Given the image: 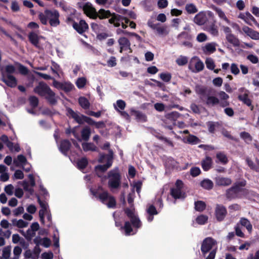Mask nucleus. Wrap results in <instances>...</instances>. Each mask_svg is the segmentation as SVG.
Returning a JSON list of instances; mask_svg holds the SVG:
<instances>
[{
  "mask_svg": "<svg viewBox=\"0 0 259 259\" xmlns=\"http://www.w3.org/2000/svg\"><path fill=\"white\" fill-rule=\"evenodd\" d=\"M206 67L209 70H213L215 67L213 60L211 58H207L205 61Z\"/></svg>",
  "mask_w": 259,
  "mask_h": 259,
  "instance_id": "48",
  "label": "nucleus"
},
{
  "mask_svg": "<svg viewBox=\"0 0 259 259\" xmlns=\"http://www.w3.org/2000/svg\"><path fill=\"white\" fill-rule=\"evenodd\" d=\"M204 64L197 57H193L190 60L189 68L194 72H198L204 69Z\"/></svg>",
  "mask_w": 259,
  "mask_h": 259,
  "instance_id": "10",
  "label": "nucleus"
},
{
  "mask_svg": "<svg viewBox=\"0 0 259 259\" xmlns=\"http://www.w3.org/2000/svg\"><path fill=\"white\" fill-rule=\"evenodd\" d=\"M242 31L251 39L259 40V32L246 26L242 27Z\"/></svg>",
  "mask_w": 259,
  "mask_h": 259,
  "instance_id": "21",
  "label": "nucleus"
},
{
  "mask_svg": "<svg viewBox=\"0 0 259 259\" xmlns=\"http://www.w3.org/2000/svg\"><path fill=\"white\" fill-rule=\"evenodd\" d=\"M207 39V36L204 33H199L197 37L196 40L197 41L199 42H204Z\"/></svg>",
  "mask_w": 259,
  "mask_h": 259,
  "instance_id": "64",
  "label": "nucleus"
},
{
  "mask_svg": "<svg viewBox=\"0 0 259 259\" xmlns=\"http://www.w3.org/2000/svg\"><path fill=\"white\" fill-rule=\"evenodd\" d=\"M14 164L16 166L24 167L27 163V161L26 157L23 155H18L16 159L13 160Z\"/></svg>",
  "mask_w": 259,
  "mask_h": 259,
  "instance_id": "28",
  "label": "nucleus"
},
{
  "mask_svg": "<svg viewBox=\"0 0 259 259\" xmlns=\"http://www.w3.org/2000/svg\"><path fill=\"white\" fill-rule=\"evenodd\" d=\"M51 88L47 83L43 81H40L34 88L33 91L41 97H44Z\"/></svg>",
  "mask_w": 259,
  "mask_h": 259,
  "instance_id": "14",
  "label": "nucleus"
},
{
  "mask_svg": "<svg viewBox=\"0 0 259 259\" xmlns=\"http://www.w3.org/2000/svg\"><path fill=\"white\" fill-rule=\"evenodd\" d=\"M246 161L248 165L250 167V168L255 170L256 171L259 170V161H257V166L254 165L253 161L249 159L248 158H246Z\"/></svg>",
  "mask_w": 259,
  "mask_h": 259,
  "instance_id": "54",
  "label": "nucleus"
},
{
  "mask_svg": "<svg viewBox=\"0 0 259 259\" xmlns=\"http://www.w3.org/2000/svg\"><path fill=\"white\" fill-rule=\"evenodd\" d=\"M70 146L71 144L68 140H63L60 144V150L64 155H66L67 151L70 149Z\"/></svg>",
  "mask_w": 259,
  "mask_h": 259,
  "instance_id": "32",
  "label": "nucleus"
},
{
  "mask_svg": "<svg viewBox=\"0 0 259 259\" xmlns=\"http://www.w3.org/2000/svg\"><path fill=\"white\" fill-rule=\"evenodd\" d=\"M204 30L213 36H218L219 35L218 27L214 23H212L206 26Z\"/></svg>",
  "mask_w": 259,
  "mask_h": 259,
  "instance_id": "29",
  "label": "nucleus"
},
{
  "mask_svg": "<svg viewBox=\"0 0 259 259\" xmlns=\"http://www.w3.org/2000/svg\"><path fill=\"white\" fill-rule=\"evenodd\" d=\"M207 21L206 14L204 12L198 13L194 18V22L198 25L204 24Z\"/></svg>",
  "mask_w": 259,
  "mask_h": 259,
  "instance_id": "25",
  "label": "nucleus"
},
{
  "mask_svg": "<svg viewBox=\"0 0 259 259\" xmlns=\"http://www.w3.org/2000/svg\"><path fill=\"white\" fill-rule=\"evenodd\" d=\"M44 38L42 36L38 35L35 32H31L28 34V38L30 42L35 47L39 48V40L40 38Z\"/></svg>",
  "mask_w": 259,
  "mask_h": 259,
  "instance_id": "23",
  "label": "nucleus"
},
{
  "mask_svg": "<svg viewBox=\"0 0 259 259\" xmlns=\"http://www.w3.org/2000/svg\"><path fill=\"white\" fill-rule=\"evenodd\" d=\"M109 188L111 190L118 189L121 184V177L118 168H114L108 173Z\"/></svg>",
  "mask_w": 259,
  "mask_h": 259,
  "instance_id": "4",
  "label": "nucleus"
},
{
  "mask_svg": "<svg viewBox=\"0 0 259 259\" xmlns=\"http://www.w3.org/2000/svg\"><path fill=\"white\" fill-rule=\"evenodd\" d=\"M217 46L214 42H208L201 47V50L205 55H210L215 52Z\"/></svg>",
  "mask_w": 259,
  "mask_h": 259,
  "instance_id": "15",
  "label": "nucleus"
},
{
  "mask_svg": "<svg viewBox=\"0 0 259 259\" xmlns=\"http://www.w3.org/2000/svg\"><path fill=\"white\" fill-rule=\"evenodd\" d=\"M11 253V246H7L3 249V257L4 259L9 258Z\"/></svg>",
  "mask_w": 259,
  "mask_h": 259,
  "instance_id": "47",
  "label": "nucleus"
},
{
  "mask_svg": "<svg viewBox=\"0 0 259 259\" xmlns=\"http://www.w3.org/2000/svg\"><path fill=\"white\" fill-rule=\"evenodd\" d=\"M43 97H44L51 105H54L57 103L58 97L51 89Z\"/></svg>",
  "mask_w": 259,
  "mask_h": 259,
  "instance_id": "22",
  "label": "nucleus"
},
{
  "mask_svg": "<svg viewBox=\"0 0 259 259\" xmlns=\"http://www.w3.org/2000/svg\"><path fill=\"white\" fill-rule=\"evenodd\" d=\"M29 101L30 105L33 108H35L37 106L38 103V98L34 96H31L29 98Z\"/></svg>",
  "mask_w": 259,
  "mask_h": 259,
  "instance_id": "60",
  "label": "nucleus"
},
{
  "mask_svg": "<svg viewBox=\"0 0 259 259\" xmlns=\"http://www.w3.org/2000/svg\"><path fill=\"white\" fill-rule=\"evenodd\" d=\"M206 104L208 106H214L220 103L219 99L212 96H208L206 99Z\"/></svg>",
  "mask_w": 259,
  "mask_h": 259,
  "instance_id": "30",
  "label": "nucleus"
},
{
  "mask_svg": "<svg viewBox=\"0 0 259 259\" xmlns=\"http://www.w3.org/2000/svg\"><path fill=\"white\" fill-rule=\"evenodd\" d=\"M67 116L72 117L79 124L83 123L84 122H86L89 124L91 123V121H93V119L91 118L75 112L71 108H67Z\"/></svg>",
  "mask_w": 259,
  "mask_h": 259,
  "instance_id": "8",
  "label": "nucleus"
},
{
  "mask_svg": "<svg viewBox=\"0 0 259 259\" xmlns=\"http://www.w3.org/2000/svg\"><path fill=\"white\" fill-rule=\"evenodd\" d=\"M116 32L118 34H125V35H128L131 36H135L138 39H140L141 38V37L137 34L134 32H130L127 31L123 30L120 28L117 29L116 30Z\"/></svg>",
  "mask_w": 259,
  "mask_h": 259,
  "instance_id": "46",
  "label": "nucleus"
},
{
  "mask_svg": "<svg viewBox=\"0 0 259 259\" xmlns=\"http://www.w3.org/2000/svg\"><path fill=\"white\" fill-rule=\"evenodd\" d=\"M226 38L227 40L233 46L238 47L239 46V40L234 34H231L228 36H226Z\"/></svg>",
  "mask_w": 259,
  "mask_h": 259,
  "instance_id": "35",
  "label": "nucleus"
},
{
  "mask_svg": "<svg viewBox=\"0 0 259 259\" xmlns=\"http://www.w3.org/2000/svg\"><path fill=\"white\" fill-rule=\"evenodd\" d=\"M244 185L243 183H241V185L239 184H236L226 191V197L229 199H233L240 197V193L243 190L242 187L244 186Z\"/></svg>",
  "mask_w": 259,
  "mask_h": 259,
  "instance_id": "9",
  "label": "nucleus"
},
{
  "mask_svg": "<svg viewBox=\"0 0 259 259\" xmlns=\"http://www.w3.org/2000/svg\"><path fill=\"white\" fill-rule=\"evenodd\" d=\"M212 163V159L209 156H206L201 162V165L203 170L205 171L209 170L211 167Z\"/></svg>",
  "mask_w": 259,
  "mask_h": 259,
  "instance_id": "31",
  "label": "nucleus"
},
{
  "mask_svg": "<svg viewBox=\"0 0 259 259\" xmlns=\"http://www.w3.org/2000/svg\"><path fill=\"white\" fill-rule=\"evenodd\" d=\"M159 77L165 82H169L171 78V75L169 73H161L159 74Z\"/></svg>",
  "mask_w": 259,
  "mask_h": 259,
  "instance_id": "59",
  "label": "nucleus"
},
{
  "mask_svg": "<svg viewBox=\"0 0 259 259\" xmlns=\"http://www.w3.org/2000/svg\"><path fill=\"white\" fill-rule=\"evenodd\" d=\"M82 147L84 151H96L97 147L92 143H83L82 144Z\"/></svg>",
  "mask_w": 259,
  "mask_h": 259,
  "instance_id": "41",
  "label": "nucleus"
},
{
  "mask_svg": "<svg viewBox=\"0 0 259 259\" xmlns=\"http://www.w3.org/2000/svg\"><path fill=\"white\" fill-rule=\"evenodd\" d=\"M59 17V12L54 9H46L38 14V18L42 24L47 25L49 23L52 27H54L60 25Z\"/></svg>",
  "mask_w": 259,
  "mask_h": 259,
  "instance_id": "2",
  "label": "nucleus"
},
{
  "mask_svg": "<svg viewBox=\"0 0 259 259\" xmlns=\"http://www.w3.org/2000/svg\"><path fill=\"white\" fill-rule=\"evenodd\" d=\"M133 115L138 121L145 122L147 120L146 116L142 112L138 111H134Z\"/></svg>",
  "mask_w": 259,
  "mask_h": 259,
  "instance_id": "39",
  "label": "nucleus"
},
{
  "mask_svg": "<svg viewBox=\"0 0 259 259\" xmlns=\"http://www.w3.org/2000/svg\"><path fill=\"white\" fill-rule=\"evenodd\" d=\"M39 228V226L37 223H32L30 228L27 230L26 234L24 235L26 239L31 240L35 235L36 232L38 230Z\"/></svg>",
  "mask_w": 259,
  "mask_h": 259,
  "instance_id": "17",
  "label": "nucleus"
},
{
  "mask_svg": "<svg viewBox=\"0 0 259 259\" xmlns=\"http://www.w3.org/2000/svg\"><path fill=\"white\" fill-rule=\"evenodd\" d=\"M205 207L206 204L202 201H197L195 202V208L197 211H202Z\"/></svg>",
  "mask_w": 259,
  "mask_h": 259,
  "instance_id": "45",
  "label": "nucleus"
},
{
  "mask_svg": "<svg viewBox=\"0 0 259 259\" xmlns=\"http://www.w3.org/2000/svg\"><path fill=\"white\" fill-rule=\"evenodd\" d=\"M91 28L98 34L104 30V27L103 25L95 23L91 24Z\"/></svg>",
  "mask_w": 259,
  "mask_h": 259,
  "instance_id": "42",
  "label": "nucleus"
},
{
  "mask_svg": "<svg viewBox=\"0 0 259 259\" xmlns=\"http://www.w3.org/2000/svg\"><path fill=\"white\" fill-rule=\"evenodd\" d=\"M200 185L204 189L210 190L212 188L213 183L212 181L209 179H204L201 182Z\"/></svg>",
  "mask_w": 259,
  "mask_h": 259,
  "instance_id": "37",
  "label": "nucleus"
},
{
  "mask_svg": "<svg viewBox=\"0 0 259 259\" xmlns=\"http://www.w3.org/2000/svg\"><path fill=\"white\" fill-rule=\"evenodd\" d=\"M73 27L80 34L84 32L89 28L88 24L83 20H81L78 23L74 22Z\"/></svg>",
  "mask_w": 259,
  "mask_h": 259,
  "instance_id": "20",
  "label": "nucleus"
},
{
  "mask_svg": "<svg viewBox=\"0 0 259 259\" xmlns=\"http://www.w3.org/2000/svg\"><path fill=\"white\" fill-rule=\"evenodd\" d=\"M125 102L122 100H118L116 101V104H114V107L115 109L118 112L120 111L119 110H123L125 107Z\"/></svg>",
  "mask_w": 259,
  "mask_h": 259,
  "instance_id": "43",
  "label": "nucleus"
},
{
  "mask_svg": "<svg viewBox=\"0 0 259 259\" xmlns=\"http://www.w3.org/2000/svg\"><path fill=\"white\" fill-rule=\"evenodd\" d=\"M113 152L112 150H109V154L106 155H101L99 159V161L102 162L105 158H107V163L104 165H98L96 166L95 170L97 175L99 177H101L100 173L105 171L112 165Z\"/></svg>",
  "mask_w": 259,
  "mask_h": 259,
  "instance_id": "5",
  "label": "nucleus"
},
{
  "mask_svg": "<svg viewBox=\"0 0 259 259\" xmlns=\"http://www.w3.org/2000/svg\"><path fill=\"white\" fill-rule=\"evenodd\" d=\"M186 10L189 14H194L197 12V9L196 7L192 4L186 5Z\"/></svg>",
  "mask_w": 259,
  "mask_h": 259,
  "instance_id": "50",
  "label": "nucleus"
},
{
  "mask_svg": "<svg viewBox=\"0 0 259 259\" xmlns=\"http://www.w3.org/2000/svg\"><path fill=\"white\" fill-rule=\"evenodd\" d=\"M206 90V88L201 85H196L195 87V91L196 93L201 96H204L205 94Z\"/></svg>",
  "mask_w": 259,
  "mask_h": 259,
  "instance_id": "62",
  "label": "nucleus"
},
{
  "mask_svg": "<svg viewBox=\"0 0 259 259\" xmlns=\"http://www.w3.org/2000/svg\"><path fill=\"white\" fill-rule=\"evenodd\" d=\"M2 80L11 88L15 87L17 85V80L13 75H5L2 76Z\"/></svg>",
  "mask_w": 259,
  "mask_h": 259,
  "instance_id": "26",
  "label": "nucleus"
},
{
  "mask_svg": "<svg viewBox=\"0 0 259 259\" xmlns=\"http://www.w3.org/2000/svg\"><path fill=\"white\" fill-rule=\"evenodd\" d=\"M79 105L84 109H88L90 108V103L88 100L84 97H80L78 99Z\"/></svg>",
  "mask_w": 259,
  "mask_h": 259,
  "instance_id": "36",
  "label": "nucleus"
},
{
  "mask_svg": "<svg viewBox=\"0 0 259 259\" xmlns=\"http://www.w3.org/2000/svg\"><path fill=\"white\" fill-rule=\"evenodd\" d=\"M216 157L218 160L223 164H226L228 161L227 157L223 152H218Z\"/></svg>",
  "mask_w": 259,
  "mask_h": 259,
  "instance_id": "40",
  "label": "nucleus"
},
{
  "mask_svg": "<svg viewBox=\"0 0 259 259\" xmlns=\"http://www.w3.org/2000/svg\"><path fill=\"white\" fill-rule=\"evenodd\" d=\"M15 72L16 68L12 65H8L3 69H2V76H5L6 74L7 75H13Z\"/></svg>",
  "mask_w": 259,
  "mask_h": 259,
  "instance_id": "33",
  "label": "nucleus"
},
{
  "mask_svg": "<svg viewBox=\"0 0 259 259\" xmlns=\"http://www.w3.org/2000/svg\"><path fill=\"white\" fill-rule=\"evenodd\" d=\"M82 9L88 17L93 19H96L98 17L100 19H102L108 18L111 15V13L109 10L100 9L98 12H97L96 9L90 3L85 4L82 7Z\"/></svg>",
  "mask_w": 259,
  "mask_h": 259,
  "instance_id": "3",
  "label": "nucleus"
},
{
  "mask_svg": "<svg viewBox=\"0 0 259 259\" xmlns=\"http://www.w3.org/2000/svg\"><path fill=\"white\" fill-rule=\"evenodd\" d=\"M177 63L180 66H183L186 64L188 62V59L185 56H180L176 60Z\"/></svg>",
  "mask_w": 259,
  "mask_h": 259,
  "instance_id": "63",
  "label": "nucleus"
},
{
  "mask_svg": "<svg viewBox=\"0 0 259 259\" xmlns=\"http://www.w3.org/2000/svg\"><path fill=\"white\" fill-rule=\"evenodd\" d=\"M241 138H242L246 143H250L252 141V138L250 134L247 132H241L240 134Z\"/></svg>",
  "mask_w": 259,
  "mask_h": 259,
  "instance_id": "55",
  "label": "nucleus"
},
{
  "mask_svg": "<svg viewBox=\"0 0 259 259\" xmlns=\"http://www.w3.org/2000/svg\"><path fill=\"white\" fill-rule=\"evenodd\" d=\"M24 242V239L22 238L19 234H15L12 235V242L13 243L17 244L20 243V244H22Z\"/></svg>",
  "mask_w": 259,
  "mask_h": 259,
  "instance_id": "52",
  "label": "nucleus"
},
{
  "mask_svg": "<svg viewBox=\"0 0 259 259\" xmlns=\"http://www.w3.org/2000/svg\"><path fill=\"white\" fill-rule=\"evenodd\" d=\"M92 194L104 204L107 205L109 208H113L115 206L116 201L114 197L110 195L107 191H104L101 193L98 194L97 192L91 190Z\"/></svg>",
  "mask_w": 259,
  "mask_h": 259,
  "instance_id": "6",
  "label": "nucleus"
},
{
  "mask_svg": "<svg viewBox=\"0 0 259 259\" xmlns=\"http://www.w3.org/2000/svg\"><path fill=\"white\" fill-rule=\"evenodd\" d=\"M88 164V160L85 158H82L78 160L77 166L79 169H82L85 167Z\"/></svg>",
  "mask_w": 259,
  "mask_h": 259,
  "instance_id": "57",
  "label": "nucleus"
},
{
  "mask_svg": "<svg viewBox=\"0 0 259 259\" xmlns=\"http://www.w3.org/2000/svg\"><path fill=\"white\" fill-rule=\"evenodd\" d=\"M251 21L254 24L255 23V22H256L255 18L249 12H246V16L245 20V23L249 25H251Z\"/></svg>",
  "mask_w": 259,
  "mask_h": 259,
  "instance_id": "61",
  "label": "nucleus"
},
{
  "mask_svg": "<svg viewBox=\"0 0 259 259\" xmlns=\"http://www.w3.org/2000/svg\"><path fill=\"white\" fill-rule=\"evenodd\" d=\"M213 10L216 12L217 14L218 15L219 18L225 21L227 24L230 25L233 27H237L238 25L235 23L231 22L226 17L225 13L220 8H217L216 7H212Z\"/></svg>",
  "mask_w": 259,
  "mask_h": 259,
  "instance_id": "16",
  "label": "nucleus"
},
{
  "mask_svg": "<svg viewBox=\"0 0 259 259\" xmlns=\"http://www.w3.org/2000/svg\"><path fill=\"white\" fill-rule=\"evenodd\" d=\"M215 213L217 220L222 221L226 215L227 210L222 205L218 204L215 207Z\"/></svg>",
  "mask_w": 259,
  "mask_h": 259,
  "instance_id": "18",
  "label": "nucleus"
},
{
  "mask_svg": "<svg viewBox=\"0 0 259 259\" xmlns=\"http://www.w3.org/2000/svg\"><path fill=\"white\" fill-rule=\"evenodd\" d=\"M22 251V250L20 247L18 246H15L13 249L14 257L13 259H19Z\"/></svg>",
  "mask_w": 259,
  "mask_h": 259,
  "instance_id": "56",
  "label": "nucleus"
},
{
  "mask_svg": "<svg viewBox=\"0 0 259 259\" xmlns=\"http://www.w3.org/2000/svg\"><path fill=\"white\" fill-rule=\"evenodd\" d=\"M110 16H111V18L109 20V22L113 24L115 27L119 26L120 25V22H123V21H124L125 24L130 22L127 18L118 14L114 13L112 14L111 13Z\"/></svg>",
  "mask_w": 259,
  "mask_h": 259,
  "instance_id": "13",
  "label": "nucleus"
},
{
  "mask_svg": "<svg viewBox=\"0 0 259 259\" xmlns=\"http://www.w3.org/2000/svg\"><path fill=\"white\" fill-rule=\"evenodd\" d=\"M239 92L242 94L238 96V99L247 106H251V101L248 98L249 92L244 88L240 89Z\"/></svg>",
  "mask_w": 259,
  "mask_h": 259,
  "instance_id": "19",
  "label": "nucleus"
},
{
  "mask_svg": "<svg viewBox=\"0 0 259 259\" xmlns=\"http://www.w3.org/2000/svg\"><path fill=\"white\" fill-rule=\"evenodd\" d=\"M208 220V217L203 214H201L197 217L196 219V223L199 225H204L205 224Z\"/></svg>",
  "mask_w": 259,
  "mask_h": 259,
  "instance_id": "49",
  "label": "nucleus"
},
{
  "mask_svg": "<svg viewBox=\"0 0 259 259\" xmlns=\"http://www.w3.org/2000/svg\"><path fill=\"white\" fill-rule=\"evenodd\" d=\"M239 222L242 226L246 227L249 232L251 231L252 228V225L248 219L245 218H241Z\"/></svg>",
  "mask_w": 259,
  "mask_h": 259,
  "instance_id": "38",
  "label": "nucleus"
},
{
  "mask_svg": "<svg viewBox=\"0 0 259 259\" xmlns=\"http://www.w3.org/2000/svg\"><path fill=\"white\" fill-rule=\"evenodd\" d=\"M125 213L130 220V222L128 221L125 222L124 226L122 227L120 223L115 221V225L117 227H120L121 229H124L125 234L126 235H130L131 232L133 231L131 224L132 223L134 228L139 229L141 227L142 223L134 208H126L125 209Z\"/></svg>",
  "mask_w": 259,
  "mask_h": 259,
  "instance_id": "1",
  "label": "nucleus"
},
{
  "mask_svg": "<svg viewBox=\"0 0 259 259\" xmlns=\"http://www.w3.org/2000/svg\"><path fill=\"white\" fill-rule=\"evenodd\" d=\"M4 191L8 195L12 196L14 193V187L12 184H9L5 186Z\"/></svg>",
  "mask_w": 259,
  "mask_h": 259,
  "instance_id": "58",
  "label": "nucleus"
},
{
  "mask_svg": "<svg viewBox=\"0 0 259 259\" xmlns=\"http://www.w3.org/2000/svg\"><path fill=\"white\" fill-rule=\"evenodd\" d=\"M74 88L73 85L70 82H66L62 84L61 90L64 91L66 92H69L71 91Z\"/></svg>",
  "mask_w": 259,
  "mask_h": 259,
  "instance_id": "51",
  "label": "nucleus"
},
{
  "mask_svg": "<svg viewBox=\"0 0 259 259\" xmlns=\"http://www.w3.org/2000/svg\"><path fill=\"white\" fill-rule=\"evenodd\" d=\"M34 243L37 245H41L45 247H49L51 243V240L47 237L41 238L40 237H36L33 240Z\"/></svg>",
  "mask_w": 259,
  "mask_h": 259,
  "instance_id": "27",
  "label": "nucleus"
},
{
  "mask_svg": "<svg viewBox=\"0 0 259 259\" xmlns=\"http://www.w3.org/2000/svg\"><path fill=\"white\" fill-rule=\"evenodd\" d=\"M147 24L151 28L156 30L157 33L160 36L166 35L169 33V30L167 27L161 26L159 23H154L152 21H149Z\"/></svg>",
  "mask_w": 259,
  "mask_h": 259,
  "instance_id": "11",
  "label": "nucleus"
},
{
  "mask_svg": "<svg viewBox=\"0 0 259 259\" xmlns=\"http://www.w3.org/2000/svg\"><path fill=\"white\" fill-rule=\"evenodd\" d=\"M118 43L120 47L122 48H124L127 50H130V52H131V43L130 41L125 37H122L119 38Z\"/></svg>",
  "mask_w": 259,
  "mask_h": 259,
  "instance_id": "34",
  "label": "nucleus"
},
{
  "mask_svg": "<svg viewBox=\"0 0 259 259\" xmlns=\"http://www.w3.org/2000/svg\"><path fill=\"white\" fill-rule=\"evenodd\" d=\"M216 185L219 186H228L232 183V180L229 178L218 176L214 179Z\"/></svg>",
  "mask_w": 259,
  "mask_h": 259,
  "instance_id": "24",
  "label": "nucleus"
},
{
  "mask_svg": "<svg viewBox=\"0 0 259 259\" xmlns=\"http://www.w3.org/2000/svg\"><path fill=\"white\" fill-rule=\"evenodd\" d=\"M216 243V241L211 237L205 238L203 240L201 247V250L203 254L205 255V253L212 248Z\"/></svg>",
  "mask_w": 259,
  "mask_h": 259,
  "instance_id": "12",
  "label": "nucleus"
},
{
  "mask_svg": "<svg viewBox=\"0 0 259 259\" xmlns=\"http://www.w3.org/2000/svg\"><path fill=\"white\" fill-rule=\"evenodd\" d=\"M87 82V80L84 77H80L78 78L76 81V84L78 88H83Z\"/></svg>",
  "mask_w": 259,
  "mask_h": 259,
  "instance_id": "53",
  "label": "nucleus"
},
{
  "mask_svg": "<svg viewBox=\"0 0 259 259\" xmlns=\"http://www.w3.org/2000/svg\"><path fill=\"white\" fill-rule=\"evenodd\" d=\"M183 183L178 180L174 188L170 189V194L175 199H184L186 197L185 193L182 190Z\"/></svg>",
  "mask_w": 259,
  "mask_h": 259,
  "instance_id": "7",
  "label": "nucleus"
},
{
  "mask_svg": "<svg viewBox=\"0 0 259 259\" xmlns=\"http://www.w3.org/2000/svg\"><path fill=\"white\" fill-rule=\"evenodd\" d=\"M81 135L83 140L85 141L88 140L91 135V131L90 128L88 127L84 128L81 132Z\"/></svg>",
  "mask_w": 259,
  "mask_h": 259,
  "instance_id": "44",
  "label": "nucleus"
}]
</instances>
